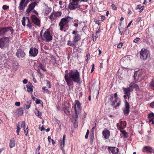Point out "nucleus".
Masks as SVG:
<instances>
[{"label":"nucleus","mask_w":154,"mask_h":154,"mask_svg":"<svg viewBox=\"0 0 154 154\" xmlns=\"http://www.w3.org/2000/svg\"><path fill=\"white\" fill-rule=\"evenodd\" d=\"M29 19L28 17H23L22 20V24L24 26H25L26 25V23H29Z\"/></svg>","instance_id":"nucleus-20"},{"label":"nucleus","mask_w":154,"mask_h":154,"mask_svg":"<svg viewBox=\"0 0 154 154\" xmlns=\"http://www.w3.org/2000/svg\"><path fill=\"white\" fill-rule=\"evenodd\" d=\"M143 149L147 152H149L150 153H151L154 152V149L150 146H145L144 147Z\"/></svg>","instance_id":"nucleus-21"},{"label":"nucleus","mask_w":154,"mask_h":154,"mask_svg":"<svg viewBox=\"0 0 154 154\" xmlns=\"http://www.w3.org/2000/svg\"><path fill=\"white\" fill-rule=\"evenodd\" d=\"M114 98L113 95L112 94L109 96V100L112 103V102L114 100Z\"/></svg>","instance_id":"nucleus-40"},{"label":"nucleus","mask_w":154,"mask_h":154,"mask_svg":"<svg viewBox=\"0 0 154 154\" xmlns=\"http://www.w3.org/2000/svg\"><path fill=\"white\" fill-rule=\"evenodd\" d=\"M44 5H45V7L44 10V11L45 13L47 14L50 12L51 10L50 8L46 6L45 4H44Z\"/></svg>","instance_id":"nucleus-28"},{"label":"nucleus","mask_w":154,"mask_h":154,"mask_svg":"<svg viewBox=\"0 0 154 154\" xmlns=\"http://www.w3.org/2000/svg\"><path fill=\"white\" fill-rule=\"evenodd\" d=\"M130 105L127 100H125V107L123 108V110L124 114L128 115L129 112Z\"/></svg>","instance_id":"nucleus-11"},{"label":"nucleus","mask_w":154,"mask_h":154,"mask_svg":"<svg viewBox=\"0 0 154 154\" xmlns=\"http://www.w3.org/2000/svg\"><path fill=\"white\" fill-rule=\"evenodd\" d=\"M134 78L135 82H140L143 79L141 75L139 74L138 72H135Z\"/></svg>","instance_id":"nucleus-10"},{"label":"nucleus","mask_w":154,"mask_h":154,"mask_svg":"<svg viewBox=\"0 0 154 154\" xmlns=\"http://www.w3.org/2000/svg\"><path fill=\"white\" fill-rule=\"evenodd\" d=\"M9 38L5 37L0 38V48L3 49L6 44L9 42Z\"/></svg>","instance_id":"nucleus-8"},{"label":"nucleus","mask_w":154,"mask_h":154,"mask_svg":"<svg viewBox=\"0 0 154 154\" xmlns=\"http://www.w3.org/2000/svg\"><path fill=\"white\" fill-rule=\"evenodd\" d=\"M94 64H93L92 65V69L91 70V73H92L93 71H94Z\"/></svg>","instance_id":"nucleus-49"},{"label":"nucleus","mask_w":154,"mask_h":154,"mask_svg":"<svg viewBox=\"0 0 154 154\" xmlns=\"http://www.w3.org/2000/svg\"><path fill=\"white\" fill-rule=\"evenodd\" d=\"M31 19L33 23L39 27L40 26V20L35 15L31 16Z\"/></svg>","instance_id":"nucleus-12"},{"label":"nucleus","mask_w":154,"mask_h":154,"mask_svg":"<svg viewBox=\"0 0 154 154\" xmlns=\"http://www.w3.org/2000/svg\"><path fill=\"white\" fill-rule=\"evenodd\" d=\"M123 45V44L122 43H120L118 45L117 48H120L122 47Z\"/></svg>","instance_id":"nucleus-53"},{"label":"nucleus","mask_w":154,"mask_h":154,"mask_svg":"<svg viewBox=\"0 0 154 154\" xmlns=\"http://www.w3.org/2000/svg\"><path fill=\"white\" fill-rule=\"evenodd\" d=\"M38 66L39 68L42 69L43 71H46V69L45 67L44 66H43L41 64H39Z\"/></svg>","instance_id":"nucleus-39"},{"label":"nucleus","mask_w":154,"mask_h":154,"mask_svg":"<svg viewBox=\"0 0 154 154\" xmlns=\"http://www.w3.org/2000/svg\"><path fill=\"white\" fill-rule=\"evenodd\" d=\"M105 17L103 15L101 16V20H103L105 19Z\"/></svg>","instance_id":"nucleus-64"},{"label":"nucleus","mask_w":154,"mask_h":154,"mask_svg":"<svg viewBox=\"0 0 154 154\" xmlns=\"http://www.w3.org/2000/svg\"><path fill=\"white\" fill-rule=\"evenodd\" d=\"M35 115L36 116H38L39 118L41 117L42 112H40L38 110L35 109Z\"/></svg>","instance_id":"nucleus-32"},{"label":"nucleus","mask_w":154,"mask_h":154,"mask_svg":"<svg viewBox=\"0 0 154 154\" xmlns=\"http://www.w3.org/2000/svg\"><path fill=\"white\" fill-rule=\"evenodd\" d=\"M65 138H66V135L65 134H64L63 136L62 141H63V142H65Z\"/></svg>","instance_id":"nucleus-61"},{"label":"nucleus","mask_w":154,"mask_h":154,"mask_svg":"<svg viewBox=\"0 0 154 154\" xmlns=\"http://www.w3.org/2000/svg\"><path fill=\"white\" fill-rule=\"evenodd\" d=\"M38 53V50L35 48H31L29 51V54L33 57H35L36 56Z\"/></svg>","instance_id":"nucleus-14"},{"label":"nucleus","mask_w":154,"mask_h":154,"mask_svg":"<svg viewBox=\"0 0 154 154\" xmlns=\"http://www.w3.org/2000/svg\"><path fill=\"white\" fill-rule=\"evenodd\" d=\"M79 2L77 0H70L68 5V8L71 10L79 8Z\"/></svg>","instance_id":"nucleus-4"},{"label":"nucleus","mask_w":154,"mask_h":154,"mask_svg":"<svg viewBox=\"0 0 154 154\" xmlns=\"http://www.w3.org/2000/svg\"><path fill=\"white\" fill-rule=\"evenodd\" d=\"M124 93L125 94H127L128 99L130 97V92L131 88L129 87L128 88H123Z\"/></svg>","instance_id":"nucleus-18"},{"label":"nucleus","mask_w":154,"mask_h":154,"mask_svg":"<svg viewBox=\"0 0 154 154\" xmlns=\"http://www.w3.org/2000/svg\"><path fill=\"white\" fill-rule=\"evenodd\" d=\"M32 10L29 9V8L27 9L26 12L27 13L29 14Z\"/></svg>","instance_id":"nucleus-62"},{"label":"nucleus","mask_w":154,"mask_h":154,"mask_svg":"<svg viewBox=\"0 0 154 154\" xmlns=\"http://www.w3.org/2000/svg\"><path fill=\"white\" fill-rule=\"evenodd\" d=\"M28 81L26 79H24L23 81V83L24 84H26L27 83Z\"/></svg>","instance_id":"nucleus-63"},{"label":"nucleus","mask_w":154,"mask_h":154,"mask_svg":"<svg viewBox=\"0 0 154 154\" xmlns=\"http://www.w3.org/2000/svg\"><path fill=\"white\" fill-rule=\"evenodd\" d=\"M41 100L39 99H37L35 100V103L37 104H38L40 103Z\"/></svg>","instance_id":"nucleus-55"},{"label":"nucleus","mask_w":154,"mask_h":154,"mask_svg":"<svg viewBox=\"0 0 154 154\" xmlns=\"http://www.w3.org/2000/svg\"><path fill=\"white\" fill-rule=\"evenodd\" d=\"M129 87L131 88H134L136 89H138L139 87L136 84L133 82H131L129 85Z\"/></svg>","instance_id":"nucleus-27"},{"label":"nucleus","mask_w":154,"mask_h":154,"mask_svg":"<svg viewBox=\"0 0 154 154\" xmlns=\"http://www.w3.org/2000/svg\"><path fill=\"white\" fill-rule=\"evenodd\" d=\"M116 126L118 129H122L121 127V125L120 123H117V124Z\"/></svg>","instance_id":"nucleus-48"},{"label":"nucleus","mask_w":154,"mask_h":154,"mask_svg":"<svg viewBox=\"0 0 154 154\" xmlns=\"http://www.w3.org/2000/svg\"><path fill=\"white\" fill-rule=\"evenodd\" d=\"M42 38L43 40L46 41V42H50L52 39V36L50 34V32L48 29L44 32Z\"/></svg>","instance_id":"nucleus-6"},{"label":"nucleus","mask_w":154,"mask_h":154,"mask_svg":"<svg viewBox=\"0 0 154 154\" xmlns=\"http://www.w3.org/2000/svg\"><path fill=\"white\" fill-rule=\"evenodd\" d=\"M121 103L120 99L119 98H115V100L112 102V105L115 106V107L119 106Z\"/></svg>","instance_id":"nucleus-15"},{"label":"nucleus","mask_w":154,"mask_h":154,"mask_svg":"<svg viewBox=\"0 0 154 154\" xmlns=\"http://www.w3.org/2000/svg\"><path fill=\"white\" fill-rule=\"evenodd\" d=\"M140 40V38L138 37L136 38L133 41L134 42L137 43Z\"/></svg>","instance_id":"nucleus-50"},{"label":"nucleus","mask_w":154,"mask_h":154,"mask_svg":"<svg viewBox=\"0 0 154 154\" xmlns=\"http://www.w3.org/2000/svg\"><path fill=\"white\" fill-rule=\"evenodd\" d=\"M49 18L52 21L56 19L54 16V13H52L50 15Z\"/></svg>","instance_id":"nucleus-38"},{"label":"nucleus","mask_w":154,"mask_h":154,"mask_svg":"<svg viewBox=\"0 0 154 154\" xmlns=\"http://www.w3.org/2000/svg\"><path fill=\"white\" fill-rule=\"evenodd\" d=\"M29 2V0H21L18 8L20 10H23Z\"/></svg>","instance_id":"nucleus-9"},{"label":"nucleus","mask_w":154,"mask_h":154,"mask_svg":"<svg viewBox=\"0 0 154 154\" xmlns=\"http://www.w3.org/2000/svg\"><path fill=\"white\" fill-rule=\"evenodd\" d=\"M120 123L121 125V127L122 128V129L126 127V122L124 121H121L120 122Z\"/></svg>","instance_id":"nucleus-34"},{"label":"nucleus","mask_w":154,"mask_h":154,"mask_svg":"<svg viewBox=\"0 0 154 154\" xmlns=\"http://www.w3.org/2000/svg\"><path fill=\"white\" fill-rule=\"evenodd\" d=\"M140 54L141 59L144 60H146L150 56L149 51L145 48H143L141 50Z\"/></svg>","instance_id":"nucleus-5"},{"label":"nucleus","mask_w":154,"mask_h":154,"mask_svg":"<svg viewBox=\"0 0 154 154\" xmlns=\"http://www.w3.org/2000/svg\"><path fill=\"white\" fill-rule=\"evenodd\" d=\"M70 17H67L65 18H62L60 23H62V24L64 25V26L67 27L68 26L69 22L70 21Z\"/></svg>","instance_id":"nucleus-13"},{"label":"nucleus","mask_w":154,"mask_h":154,"mask_svg":"<svg viewBox=\"0 0 154 154\" xmlns=\"http://www.w3.org/2000/svg\"><path fill=\"white\" fill-rule=\"evenodd\" d=\"M112 9H113V10H116L117 9V8L116 7V6L114 5V4H112Z\"/></svg>","instance_id":"nucleus-54"},{"label":"nucleus","mask_w":154,"mask_h":154,"mask_svg":"<svg viewBox=\"0 0 154 154\" xmlns=\"http://www.w3.org/2000/svg\"><path fill=\"white\" fill-rule=\"evenodd\" d=\"M46 83L47 85L48 86V87L49 88H51V85L50 84V82L48 81H46Z\"/></svg>","instance_id":"nucleus-52"},{"label":"nucleus","mask_w":154,"mask_h":154,"mask_svg":"<svg viewBox=\"0 0 154 154\" xmlns=\"http://www.w3.org/2000/svg\"><path fill=\"white\" fill-rule=\"evenodd\" d=\"M149 85L154 88V80H152V82H151Z\"/></svg>","instance_id":"nucleus-45"},{"label":"nucleus","mask_w":154,"mask_h":154,"mask_svg":"<svg viewBox=\"0 0 154 154\" xmlns=\"http://www.w3.org/2000/svg\"><path fill=\"white\" fill-rule=\"evenodd\" d=\"M102 134L104 138L107 139L109 138L110 133L109 130L105 129L103 131Z\"/></svg>","instance_id":"nucleus-17"},{"label":"nucleus","mask_w":154,"mask_h":154,"mask_svg":"<svg viewBox=\"0 0 154 154\" xmlns=\"http://www.w3.org/2000/svg\"><path fill=\"white\" fill-rule=\"evenodd\" d=\"M67 45H68L71 46L73 48H75L77 45V44L76 42H74L73 41L72 42L70 41H69L67 42Z\"/></svg>","instance_id":"nucleus-25"},{"label":"nucleus","mask_w":154,"mask_h":154,"mask_svg":"<svg viewBox=\"0 0 154 154\" xmlns=\"http://www.w3.org/2000/svg\"><path fill=\"white\" fill-rule=\"evenodd\" d=\"M37 5V3L36 2H34L31 3L29 5L28 8L31 10H32L34 8L35 6Z\"/></svg>","instance_id":"nucleus-26"},{"label":"nucleus","mask_w":154,"mask_h":154,"mask_svg":"<svg viewBox=\"0 0 154 154\" xmlns=\"http://www.w3.org/2000/svg\"><path fill=\"white\" fill-rule=\"evenodd\" d=\"M30 104L31 103H30L29 105L24 104V108H25L26 109H29L30 107Z\"/></svg>","instance_id":"nucleus-43"},{"label":"nucleus","mask_w":154,"mask_h":154,"mask_svg":"<svg viewBox=\"0 0 154 154\" xmlns=\"http://www.w3.org/2000/svg\"><path fill=\"white\" fill-rule=\"evenodd\" d=\"M17 133L18 135H19V133L21 128H23L25 135L26 136L27 135L28 133V127L27 126H26L25 121H23L19 122L17 125Z\"/></svg>","instance_id":"nucleus-3"},{"label":"nucleus","mask_w":154,"mask_h":154,"mask_svg":"<svg viewBox=\"0 0 154 154\" xmlns=\"http://www.w3.org/2000/svg\"><path fill=\"white\" fill-rule=\"evenodd\" d=\"M65 145V142L63 141H62V140H60V145L61 147V149L62 150L63 149V147Z\"/></svg>","instance_id":"nucleus-36"},{"label":"nucleus","mask_w":154,"mask_h":154,"mask_svg":"<svg viewBox=\"0 0 154 154\" xmlns=\"http://www.w3.org/2000/svg\"><path fill=\"white\" fill-rule=\"evenodd\" d=\"M15 145L14 140V139H11L10 140L9 143V146L10 148H12Z\"/></svg>","instance_id":"nucleus-29"},{"label":"nucleus","mask_w":154,"mask_h":154,"mask_svg":"<svg viewBox=\"0 0 154 154\" xmlns=\"http://www.w3.org/2000/svg\"><path fill=\"white\" fill-rule=\"evenodd\" d=\"M26 86L27 91L31 93L33 91V88L32 87V84L31 83H29L28 85H27Z\"/></svg>","instance_id":"nucleus-24"},{"label":"nucleus","mask_w":154,"mask_h":154,"mask_svg":"<svg viewBox=\"0 0 154 154\" xmlns=\"http://www.w3.org/2000/svg\"><path fill=\"white\" fill-rule=\"evenodd\" d=\"M25 54L22 50H18L16 53V55L18 58H21L25 57Z\"/></svg>","instance_id":"nucleus-16"},{"label":"nucleus","mask_w":154,"mask_h":154,"mask_svg":"<svg viewBox=\"0 0 154 154\" xmlns=\"http://www.w3.org/2000/svg\"><path fill=\"white\" fill-rule=\"evenodd\" d=\"M26 25L29 28L31 29L32 26V24L30 22V20H29V23H27Z\"/></svg>","instance_id":"nucleus-41"},{"label":"nucleus","mask_w":154,"mask_h":154,"mask_svg":"<svg viewBox=\"0 0 154 154\" xmlns=\"http://www.w3.org/2000/svg\"><path fill=\"white\" fill-rule=\"evenodd\" d=\"M148 118L150 119H154V113L153 112H151L148 115Z\"/></svg>","instance_id":"nucleus-37"},{"label":"nucleus","mask_w":154,"mask_h":154,"mask_svg":"<svg viewBox=\"0 0 154 154\" xmlns=\"http://www.w3.org/2000/svg\"><path fill=\"white\" fill-rule=\"evenodd\" d=\"M20 102H16L15 103V105L17 106H19L20 105Z\"/></svg>","instance_id":"nucleus-57"},{"label":"nucleus","mask_w":154,"mask_h":154,"mask_svg":"<svg viewBox=\"0 0 154 154\" xmlns=\"http://www.w3.org/2000/svg\"><path fill=\"white\" fill-rule=\"evenodd\" d=\"M86 57H87V59H86V61L87 62V63H88V60H89L90 58V55L89 53H88L86 55Z\"/></svg>","instance_id":"nucleus-42"},{"label":"nucleus","mask_w":154,"mask_h":154,"mask_svg":"<svg viewBox=\"0 0 154 154\" xmlns=\"http://www.w3.org/2000/svg\"><path fill=\"white\" fill-rule=\"evenodd\" d=\"M62 14V13L60 11H57L56 12L54 13V16L55 17V18L57 17H60Z\"/></svg>","instance_id":"nucleus-31"},{"label":"nucleus","mask_w":154,"mask_h":154,"mask_svg":"<svg viewBox=\"0 0 154 154\" xmlns=\"http://www.w3.org/2000/svg\"><path fill=\"white\" fill-rule=\"evenodd\" d=\"M88 0H77V1H78V2H87Z\"/></svg>","instance_id":"nucleus-60"},{"label":"nucleus","mask_w":154,"mask_h":154,"mask_svg":"<svg viewBox=\"0 0 154 154\" xmlns=\"http://www.w3.org/2000/svg\"><path fill=\"white\" fill-rule=\"evenodd\" d=\"M65 79L69 86L73 85V82L79 83L80 81L79 73L77 70H71L65 75Z\"/></svg>","instance_id":"nucleus-1"},{"label":"nucleus","mask_w":154,"mask_h":154,"mask_svg":"<svg viewBox=\"0 0 154 154\" xmlns=\"http://www.w3.org/2000/svg\"><path fill=\"white\" fill-rule=\"evenodd\" d=\"M75 105L74 106V109L75 111V119H77L79 114V112L80 109V104L78 100L75 101Z\"/></svg>","instance_id":"nucleus-7"},{"label":"nucleus","mask_w":154,"mask_h":154,"mask_svg":"<svg viewBox=\"0 0 154 154\" xmlns=\"http://www.w3.org/2000/svg\"><path fill=\"white\" fill-rule=\"evenodd\" d=\"M18 113L20 115H22L23 114V110L21 108H19L18 110Z\"/></svg>","instance_id":"nucleus-35"},{"label":"nucleus","mask_w":154,"mask_h":154,"mask_svg":"<svg viewBox=\"0 0 154 154\" xmlns=\"http://www.w3.org/2000/svg\"><path fill=\"white\" fill-rule=\"evenodd\" d=\"M149 122H152V124H154V119H150V118H149Z\"/></svg>","instance_id":"nucleus-51"},{"label":"nucleus","mask_w":154,"mask_h":154,"mask_svg":"<svg viewBox=\"0 0 154 154\" xmlns=\"http://www.w3.org/2000/svg\"><path fill=\"white\" fill-rule=\"evenodd\" d=\"M59 26L60 27V29L61 31H63V29L66 27L67 26H64V25H63V24H62V23H59ZM63 31L64 32L66 31V30H64Z\"/></svg>","instance_id":"nucleus-30"},{"label":"nucleus","mask_w":154,"mask_h":154,"mask_svg":"<svg viewBox=\"0 0 154 154\" xmlns=\"http://www.w3.org/2000/svg\"><path fill=\"white\" fill-rule=\"evenodd\" d=\"M80 35L78 33H76L73 37V42H76L80 39Z\"/></svg>","instance_id":"nucleus-23"},{"label":"nucleus","mask_w":154,"mask_h":154,"mask_svg":"<svg viewBox=\"0 0 154 154\" xmlns=\"http://www.w3.org/2000/svg\"><path fill=\"white\" fill-rule=\"evenodd\" d=\"M108 149L110 152H111L112 154H118L119 151L118 148L115 147H109Z\"/></svg>","instance_id":"nucleus-19"},{"label":"nucleus","mask_w":154,"mask_h":154,"mask_svg":"<svg viewBox=\"0 0 154 154\" xmlns=\"http://www.w3.org/2000/svg\"><path fill=\"white\" fill-rule=\"evenodd\" d=\"M48 141L50 143L51 142V141H52V140H53V139H51V138L50 136H48Z\"/></svg>","instance_id":"nucleus-59"},{"label":"nucleus","mask_w":154,"mask_h":154,"mask_svg":"<svg viewBox=\"0 0 154 154\" xmlns=\"http://www.w3.org/2000/svg\"><path fill=\"white\" fill-rule=\"evenodd\" d=\"M150 106L152 107V108H154V101L153 102L151 103L150 104Z\"/></svg>","instance_id":"nucleus-56"},{"label":"nucleus","mask_w":154,"mask_h":154,"mask_svg":"<svg viewBox=\"0 0 154 154\" xmlns=\"http://www.w3.org/2000/svg\"><path fill=\"white\" fill-rule=\"evenodd\" d=\"M43 90V91L45 93H46L48 94H50L51 92L50 91L48 90L46 88V87H44L42 88Z\"/></svg>","instance_id":"nucleus-33"},{"label":"nucleus","mask_w":154,"mask_h":154,"mask_svg":"<svg viewBox=\"0 0 154 154\" xmlns=\"http://www.w3.org/2000/svg\"><path fill=\"white\" fill-rule=\"evenodd\" d=\"M17 133L18 135H19V133L21 128H23L25 135L26 136L27 135L28 133V127L27 126H26L25 121H23L19 122L17 125Z\"/></svg>","instance_id":"nucleus-2"},{"label":"nucleus","mask_w":154,"mask_h":154,"mask_svg":"<svg viewBox=\"0 0 154 154\" xmlns=\"http://www.w3.org/2000/svg\"><path fill=\"white\" fill-rule=\"evenodd\" d=\"M8 31V27L3 28L0 30V33L2 35H4Z\"/></svg>","instance_id":"nucleus-22"},{"label":"nucleus","mask_w":154,"mask_h":154,"mask_svg":"<svg viewBox=\"0 0 154 154\" xmlns=\"http://www.w3.org/2000/svg\"><path fill=\"white\" fill-rule=\"evenodd\" d=\"M9 30L10 31L11 34L12 35L14 32V30L11 26L8 27V31Z\"/></svg>","instance_id":"nucleus-44"},{"label":"nucleus","mask_w":154,"mask_h":154,"mask_svg":"<svg viewBox=\"0 0 154 154\" xmlns=\"http://www.w3.org/2000/svg\"><path fill=\"white\" fill-rule=\"evenodd\" d=\"M120 131L124 135H125V134H127V133L124 130H120Z\"/></svg>","instance_id":"nucleus-58"},{"label":"nucleus","mask_w":154,"mask_h":154,"mask_svg":"<svg viewBox=\"0 0 154 154\" xmlns=\"http://www.w3.org/2000/svg\"><path fill=\"white\" fill-rule=\"evenodd\" d=\"M89 133V130H87V132H86V134L85 137V138L86 139L88 138Z\"/></svg>","instance_id":"nucleus-47"},{"label":"nucleus","mask_w":154,"mask_h":154,"mask_svg":"<svg viewBox=\"0 0 154 154\" xmlns=\"http://www.w3.org/2000/svg\"><path fill=\"white\" fill-rule=\"evenodd\" d=\"M8 8L9 6L7 5H4L3 6L2 8L4 10H6Z\"/></svg>","instance_id":"nucleus-46"}]
</instances>
